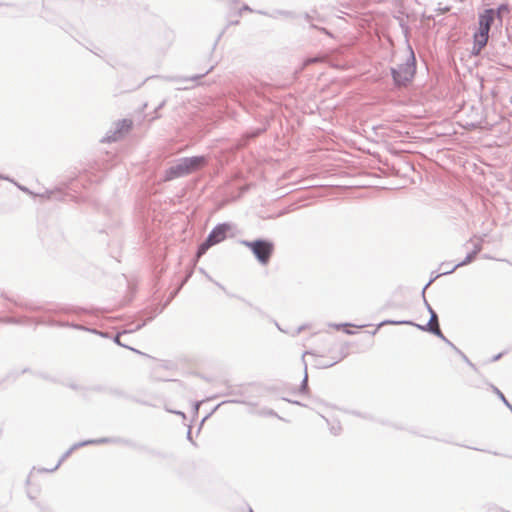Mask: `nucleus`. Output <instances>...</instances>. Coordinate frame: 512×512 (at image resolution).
<instances>
[{"label": "nucleus", "mask_w": 512, "mask_h": 512, "mask_svg": "<svg viewBox=\"0 0 512 512\" xmlns=\"http://www.w3.org/2000/svg\"><path fill=\"white\" fill-rule=\"evenodd\" d=\"M340 430H341V427H340V426H338V427H332V428H331V432H332L334 435H338V434H339V432H340Z\"/></svg>", "instance_id": "nucleus-58"}, {"label": "nucleus", "mask_w": 512, "mask_h": 512, "mask_svg": "<svg viewBox=\"0 0 512 512\" xmlns=\"http://www.w3.org/2000/svg\"><path fill=\"white\" fill-rule=\"evenodd\" d=\"M165 104L166 100L164 99L156 106V108L154 109L155 116L153 117V119L159 118V115L157 113L160 109H162L165 106Z\"/></svg>", "instance_id": "nucleus-43"}, {"label": "nucleus", "mask_w": 512, "mask_h": 512, "mask_svg": "<svg viewBox=\"0 0 512 512\" xmlns=\"http://www.w3.org/2000/svg\"><path fill=\"white\" fill-rule=\"evenodd\" d=\"M24 308L28 309V310H39L40 309L39 307H33L31 305H28V304H25Z\"/></svg>", "instance_id": "nucleus-59"}, {"label": "nucleus", "mask_w": 512, "mask_h": 512, "mask_svg": "<svg viewBox=\"0 0 512 512\" xmlns=\"http://www.w3.org/2000/svg\"><path fill=\"white\" fill-rule=\"evenodd\" d=\"M36 505L41 509L42 512H46V507L41 505L39 502H37Z\"/></svg>", "instance_id": "nucleus-62"}, {"label": "nucleus", "mask_w": 512, "mask_h": 512, "mask_svg": "<svg viewBox=\"0 0 512 512\" xmlns=\"http://www.w3.org/2000/svg\"><path fill=\"white\" fill-rule=\"evenodd\" d=\"M344 332H345L346 334H348V335H353V334H355V331L350 330V329H345V330H344Z\"/></svg>", "instance_id": "nucleus-63"}, {"label": "nucleus", "mask_w": 512, "mask_h": 512, "mask_svg": "<svg viewBox=\"0 0 512 512\" xmlns=\"http://www.w3.org/2000/svg\"><path fill=\"white\" fill-rule=\"evenodd\" d=\"M107 394L116 398H129V396L123 390L116 387H108Z\"/></svg>", "instance_id": "nucleus-26"}, {"label": "nucleus", "mask_w": 512, "mask_h": 512, "mask_svg": "<svg viewBox=\"0 0 512 512\" xmlns=\"http://www.w3.org/2000/svg\"><path fill=\"white\" fill-rule=\"evenodd\" d=\"M38 493H39V490L37 488L36 489L30 488L27 490L28 498L33 501L36 500Z\"/></svg>", "instance_id": "nucleus-37"}, {"label": "nucleus", "mask_w": 512, "mask_h": 512, "mask_svg": "<svg viewBox=\"0 0 512 512\" xmlns=\"http://www.w3.org/2000/svg\"><path fill=\"white\" fill-rule=\"evenodd\" d=\"M182 160L188 170V174L196 172L208 164V159L204 155L183 157Z\"/></svg>", "instance_id": "nucleus-7"}, {"label": "nucleus", "mask_w": 512, "mask_h": 512, "mask_svg": "<svg viewBox=\"0 0 512 512\" xmlns=\"http://www.w3.org/2000/svg\"><path fill=\"white\" fill-rule=\"evenodd\" d=\"M416 327L421 330V331H424V332H429L433 335H435L436 337H438L439 339H441L443 342L447 341V337L443 334V332L441 331L440 329V325H439V322L435 323V324H424V325H421V324H416Z\"/></svg>", "instance_id": "nucleus-13"}, {"label": "nucleus", "mask_w": 512, "mask_h": 512, "mask_svg": "<svg viewBox=\"0 0 512 512\" xmlns=\"http://www.w3.org/2000/svg\"><path fill=\"white\" fill-rule=\"evenodd\" d=\"M213 69V66H211L207 71H205L204 73H201V74H196V75H193L189 78H185L183 79L184 81H187V80H190V81H198L200 80L201 78H203L204 76H206L211 70Z\"/></svg>", "instance_id": "nucleus-32"}, {"label": "nucleus", "mask_w": 512, "mask_h": 512, "mask_svg": "<svg viewBox=\"0 0 512 512\" xmlns=\"http://www.w3.org/2000/svg\"><path fill=\"white\" fill-rule=\"evenodd\" d=\"M482 250V245L481 243H477L474 245V248H473V252H475V254L477 255L480 251Z\"/></svg>", "instance_id": "nucleus-50"}, {"label": "nucleus", "mask_w": 512, "mask_h": 512, "mask_svg": "<svg viewBox=\"0 0 512 512\" xmlns=\"http://www.w3.org/2000/svg\"><path fill=\"white\" fill-rule=\"evenodd\" d=\"M59 327H62V328L69 327V328H73L76 330H84V331H87V329H88V328L84 327L83 325L76 324L73 322H68V321H60Z\"/></svg>", "instance_id": "nucleus-29"}, {"label": "nucleus", "mask_w": 512, "mask_h": 512, "mask_svg": "<svg viewBox=\"0 0 512 512\" xmlns=\"http://www.w3.org/2000/svg\"><path fill=\"white\" fill-rule=\"evenodd\" d=\"M453 266H451V263L450 262H442L440 264V269H442V272H444L445 270H449L451 269Z\"/></svg>", "instance_id": "nucleus-45"}, {"label": "nucleus", "mask_w": 512, "mask_h": 512, "mask_svg": "<svg viewBox=\"0 0 512 512\" xmlns=\"http://www.w3.org/2000/svg\"><path fill=\"white\" fill-rule=\"evenodd\" d=\"M59 324H60V321L55 320L53 318H48V319H46L45 325L50 326V327H59Z\"/></svg>", "instance_id": "nucleus-42"}, {"label": "nucleus", "mask_w": 512, "mask_h": 512, "mask_svg": "<svg viewBox=\"0 0 512 512\" xmlns=\"http://www.w3.org/2000/svg\"><path fill=\"white\" fill-rule=\"evenodd\" d=\"M504 355V352H501V353H498L496 355H494L491 359V362H496L498 361L499 359H501V357Z\"/></svg>", "instance_id": "nucleus-55"}, {"label": "nucleus", "mask_w": 512, "mask_h": 512, "mask_svg": "<svg viewBox=\"0 0 512 512\" xmlns=\"http://www.w3.org/2000/svg\"><path fill=\"white\" fill-rule=\"evenodd\" d=\"M235 228V225L230 222L218 223L209 232L208 236L217 245L228 238V234Z\"/></svg>", "instance_id": "nucleus-5"}, {"label": "nucleus", "mask_w": 512, "mask_h": 512, "mask_svg": "<svg viewBox=\"0 0 512 512\" xmlns=\"http://www.w3.org/2000/svg\"><path fill=\"white\" fill-rule=\"evenodd\" d=\"M216 245L212 239H210V237L207 235V237L205 238V240L200 243L197 247V251H196V258H200L202 257L210 247Z\"/></svg>", "instance_id": "nucleus-17"}, {"label": "nucleus", "mask_w": 512, "mask_h": 512, "mask_svg": "<svg viewBox=\"0 0 512 512\" xmlns=\"http://www.w3.org/2000/svg\"><path fill=\"white\" fill-rule=\"evenodd\" d=\"M416 327L421 330V331H424V332H429L433 335H435L436 337H438L439 339H441L443 342L447 341V337L443 334V332L441 331L440 329V325H439V322L435 323V324H424V325H421V324H416Z\"/></svg>", "instance_id": "nucleus-14"}, {"label": "nucleus", "mask_w": 512, "mask_h": 512, "mask_svg": "<svg viewBox=\"0 0 512 512\" xmlns=\"http://www.w3.org/2000/svg\"><path fill=\"white\" fill-rule=\"evenodd\" d=\"M490 387L503 404L512 412V404L508 401L505 395L495 385L490 384Z\"/></svg>", "instance_id": "nucleus-23"}, {"label": "nucleus", "mask_w": 512, "mask_h": 512, "mask_svg": "<svg viewBox=\"0 0 512 512\" xmlns=\"http://www.w3.org/2000/svg\"><path fill=\"white\" fill-rule=\"evenodd\" d=\"M305 355H315L313 352L311 351H305L302 355V360L304 362V377L298 387L297 390H293L292 393H296L298 392L299 394H302V395H308L309 394V391H310V388H309V385H308V372H307V364L304 360V357Z\"/></svg>", "instance_id": "nucleus-12"}, {"label": "nucleus", "mask_w": 512, "mask_h": 512, "mask_svg": "<svg viewBox=\"0 0 512 512\" xmlns=\"http://www.w3.org/2000/svg\"><path fill=\"white\" fill-rule=\"evenodd\" d=\"M407 51L408 56L404 62L390 67V75L395 88L408 87L413 82L417 72L416 55L409 43L407 44Z\"/></svg>", "instance_id": "nucleus-1"}, {"label": "nucleus", "mask_w": 512, "mask_h": 512, "mask_svg": "<svg viewBox=\"0 0 512 512\" xmlns=\"http://www.w3.org/2000/svg\"><path fill=\"white\" fill-rule=\"evenodd\" d=\"M68 387H70L73 390H86V388L81 387V386H79L77 384H74V383H69Z\"/></svg>", "instance_id": "nucleus-48"}, {"label": "nucleus", "mask_w": 512, "mask_h": 512, "mask_svg": "<svg viewBox=\"0 0 512 512\" xmlns=\"http://www.w3.org/2000/svg\"><path fill=\"white\" fill-rule=\"evenodd\" d=\"M192 432H191V427L188 428V431H187V440L190 441L193 445H196V443L193 441L192 439Z\"/></svg>", "instance_id": "nucleus-53"}, {"label": "nucleus", "mask_w": 512, "mask_h": 512, "mask_svg": "<svg viewBox=\"0 0 512 512\" xmlns=\"http://www.w3.org/2000/svg\"><path fill=\"white\" fill-rule=\"evenodd\" d=\"M188 170L186 169L185 164L183 163L182 158H180L176 164L170 166L165 170V174L163 177L164 181H172L176 178H181L187 176Z\"/></svg>", "instance_id": "nucleus-6"}, {"label": "nucleus", "mask_w": 512, "mask_h": 512, "mask_svg": "<svg viewBox=\"0 0 512 512\" xmlns=\"http://www.w3.org/2000/svg\"><path fill=\"white\" fill-rule=\"evenodd\" d=\"M316 29H318V30H319V31H321L322 33H324V34H326V35H328V36L332 37V33H331L328 29H326V28H324V27H318V26H317V28H316Z\"/></svg>", "instance_id": "nucleus-51"}, {"label": "nucleus", "mask_w": 512, "mask_h": 512, "mask_svg": "<svg viewBox=\"0 0 512 512\" xmlns=\"http://www.w3.org/2000/svg\"><path fill=\"white\" fill-rule=\"evenodd\" d=\"M423 302H424V306H425L426 310L428 311V313L430 315L429 321L426 324L432 325V324H435V323L439 322L438 314L432 308V306L427 301L425 296L423 297Z\"/></svg>", "instance_id": "nucleus-19"}, {"label": "nucleus", "mask_w": 512, "mask_h": 512, "mask_svg": "<svg viewBox=\"0 0 512 512\" xmlns=\"http://www.w3.org/2000/svg\"><path fill=\"white\" fill-rule=\"evenodd\" d=\"M45 193L47 194V198H49V199H56V200H59V201H65L66 197L68 196L67 193H64L60 189H57V190H47Z\"/></svg>", "instance_id": "nucleus-20"}, {"label": "nucleus", "mask_w": 512, "mask_h": 512, "mask_svg": "<svg viewBox=\"0 0 512 512\" xmlns=\"http://www.w3.org/2000/svg\"><path fill=\"white\" fill-rule=\"evenodd\" d=\"M314 14V21L323 22V18L316 11H314Z\"/></svg>", "instance_id": "nucleus-57"}, {"label": "nucleus", "mask_w": 512, "mask_h": 512, "mask_svg": "<svg viewBox=\"0 0 512 512\" xmlns=\"http://www.w3.org/2000/svg\"><path fill=\"white\" fill-rule=\"evenodd\" d=\"M243 12H255L248 4H243L235 13L236 16L240 17Z\"/></svg>", "instance_id": "nucleus-33"}, {"label": "nucleus", "mask_w": 512, "mask_h": 512, "mask_svg": "<svg viewBox=\"0 0 512 512\" xmlns=\"http://www.w3.org/2000/svg\"><path fill=\"white\" fill-rule=\"evenodd\" d=\"M494 12H496L495 18L502 21V15L510 13V5L507 2L501 3L496 9H494Z\"/></svg>", "instance_id": "nucleus-22"}, {"label": "nucleus", "mask_w": 512, "mask_h": 512, "mask_svg": "<svg viewBox=\"0 0 512 512\" xmlns=\"http://www.w3.org/2000/svg\"><path fill=\"white\" fill-rule=\"evenodd\" d=\"M416 324L417 323H415L412 320H392V319H386V320H383L382 322H380L378 324V328H381L382 326H386V325H409V326L416 327Z\"/></svg>", "instance_id": "nucleus-18"}, {"label": "nucleus", "mask_w": 512, "mask_h": 512, "mask_svg": "<svg viewBox=\"0 0 512 512\" xmlns=\"http://www.w3.org/2000/svg\"><path fill=\"white\" fill-rule=\"evenodd\" d=\"M88 332H91V333H94V334H97L103 338H108L109 337V333L108 332H102V331H99L95 328H88L87 329Z\"/></svg>", "instance_id": "nucleus-41"}, {"label": "nucleus", "mask_w": 512, "mask_h": 512, "mask_svg": "<svg viewBox=\"0 0 512 512\" xmlns=\"http://www.w3.org/2000/svg\"><path fill=\"white\" fill-rule=\"evenodd\" d=\"M239 24V20L238 19H229L226 26L222 29V31L219 33V35L217 36L215 42H214V47L217 45V43L219 42V40L221 39V37L224 35L225 31L227 30V28L231 25H238Z\"/></svg>", "instance_id": "nucleus-28"}, {"label": "nucleus", "mask_w": 512, "mask_h": 512, "mask_svg": "<svg viewBox=\"0 0 512 512\" xmlns=\"http://www.w3.org/2000/svg\"><path fill=\"white\" fill-rule=\"evenodd\" d=\"M170 412H172V413H174V414H177V415H181L183 418H185V417H186V416H185V414H184L183 412H181V411H172V410H171Z\"/></svg>", "instance_id": "nucleus-61"}, {"label": "nucleus", "mask_w": 512, "mask_h": 512, "mask_svg": "<svg viewBox=\"0 0 512 512\" xmlns=\"http://www.w3.org/2000/svg\"><path fill=\"white\" fill-rule=\"evenodd\" d=\"M141 317H143L141 315ZM147 320L144 319V318H141L140 321L134 326V327H131L129 328L128 330L124 331V332H121V333H117L116 335H114L113 337V342L121 347H125L135 353H138V354H141V355H144V353L140 352L139 350L135 349V348H132L130 346H127L125 344H123L121 341H120V337L122 334L124 333H128V332H134V331H137L139 329H141L142 327H144L146 324H147Z\"/></svg>", "instance_id": "nucleus-11"}, {"label": "nucleus", "mask_w": 512, "mask_h": 512, "mask_svg": "<svg viewBox=\"0 0 512 512\" xmlns=\"http://www.w3.org/2000/svg\"><path fill=\"white\" fill-rule=\"evenodd\" d=\"M443 275H444V274H443V272H440V273L435 274V275H434V272L432 273V275H431V277H430L429 281L426 283V285H425V286L423 287V289H422V292H421L422 297H424V293H425L426 289H427V288H428V287H429V286H430V285H431V284H432V283H433L437 278H439L440 276H443Z\"/></svg>", "instance_id": "nucleus-31"}, {"label": "nucleus", "mask_w": 512, "mask_h": 512, "mask_svg": "<svg viewBox=\"0 0 512 512\" xmlns=\"http://www.w3.org/2000/svg\"><path fill=\"white\" fill-rule=\"evenodd\" d=\"M107 389H108V387H105L102 385H95V386L89 388V390L94 391V392H99V393H107Z\"/></svg>", "instance_id": "nucleus-39"}, {"label": "nucleus", "mask_w": 512, "mask_h": 512, "mask_svg": "<svg viewBox=\"0 0 512 512\" xmlns=\"http://www.w3.org/2000/svg\"><path fill=\"white\" fill-rule=\"evenodd\" d=\"M30 319L27 317H4L1 318L0 321L6 324H15L22 325L29 321Z\"/></svg>", "instance_id": "nucleus-21"}, {"label": "nucleus", "mask_w": 512, "mask_h": 512, "mask_svg": "<svg viewBox=\"0 0 512 512\" xmlns=\"http://www.w3.org/2000/svg\"><path fill=\"white\" fill-rule=\"evenodd\" d=\"M457 354L461 357V359L467 363L472 369L476 370V366L475 364H473L469 358L461 351V350H457Z\"/></svg>", "instance_id": "nucleus-34"}, {"label": "nucleus", "mask_w": 512, "mask_h": 512, "mask_svg": "<svg viewBox=\"0 0 512 512\" xmlns=\"http://www.w3.org/2000/svg\"><path fill=\"white\" fill-rule=\"evenodd\" d=\"M282 400L287 401V402H289L291 404H294V405L306 407V405L304 403H302V402H300L298 400H291V399H288V398H285V397H283Z\"/></svg>", "instance_id": "nucleus-44"}, {"label": "nucleus", "mask_w": 512, "mask_h": 512, "mask_svg": "<svg viewBox=\"0 0 512 512\" xmlns=\"http://www.w3.org/2000/svg\"><path fill=\"white\" fill-rule=\"evenodd\" d=\"M476 256H477V255L475 254V252H473V251L469 252V253L466 255V257H465L462 261H460L459 263H457V264L453 265V267H452L451 269H449V270H445V271L443 272V274H451V273H453L457 268H459V267H462V266H465V265H468V264L472 263V262L475 260Z\"/></svg>", "instance_id": "nucleus-15"}, {"label": "nucleus", "mask_w": 512, "mask_h": 512, "mask_svg": "<svg viewBox=\"0 0 512 512\" xmlns=\"http://www.w3.org/2000/svg\"><path fill=\"white\" fill-rule=\"evenodd\" d=\"M306 328V325H302V326H299L296 330H295V333H293V336H297L299 335L304 329Z\"/></svg>", "instance_id": "nucleus-54"}, {"label": "nucleus", "mask_w": 512, "mask_h": 512, "mask_svg": "<svg viewBox=\"0 0 512 512\" xmlns=\"http://www.w3.org/2000/svg\"><path fill=\"white\" fill-rule=\"evenodd\" d=\"M133 126V122L130 119H121L114 123L113 130L108 131L106 136L102 139V142H115L123 138Z\"/></svg>", "instance_id": "nucleus-4"}, {"label": "nucleus", "mask_w": 512, "mask_h": 512, "mask_svg": "<svg viewBox=\"0 0 512 512\" xmlns=\"http://www.w3.org/2000/svg\"><path fill=\"white\" fill-rule=\"evenodd\" d=\"M316 29H318V30H319V31H321L322 33H324V34H326V35H328V36L332 37V33H331L328 29H326V28H324V27H318V26H317V28H316Z\"/></svg>", "instance_id": "nucleus-52"}, {"label": "nucleus", "mask_w": 512, "mask_h": 512, "mask_svg": "<svg viewBox=\"0 0 512 512\" xmlns=\"http://www.w3.org/2000/svg\"><path fill=\"white\" fill-rule=\"evenodd\" d=\"M496 12H494L493 8L484 9L483 12L478 15V29L489 31L491 30V26L494 22Z\"/></svg>", "instance_id": "nucleus-8"}, {"label": "nucleus", "mask_w": 512, "mask_h": 512, "mask_svg": "<svg viewBox=\"0 0 512 512\" xmlns=\"http://www.w3.org/2000/svg\"><path fill=\"white\" fill-rule=\"evenodd\" d=\"M276 13H278L281 16L287 17V18H296L297 15L292 11L287 10H276Z\"/></svg>", "instance_id": "nucleus-36"}, {"label": "nucleus", "mask_w": 512, "mask_h": 512, "mask_svg": "<svg viewBox=\"0 0 512 512\" xmlns=\"http://www.w3.org/2000/svg\"><path fill=\"white\" fill-rule=\"evenodd\" d=\"M321 58L319 56H314V57H308L306 58L304 61H303V64H302V67L299 69V70H296L295 71V78L297 77V75L305 68L307 67L308 65H311V64H314V63H317V62H320Z\"/></svg>", "instance_id": "nucleus-27"}, {"label": "nucleus", "mask_w": 512, "mask_h": 512, "mask_svg": "<svg viewBox=\"0 0 512 512\" xmlns=\"http://www.w3.org/2000/svg\"><path fill=\"white\" fill-rule=\"evenodd\" d=\"M180 288L174 290L169 298L167 299V301L162 305V306H159V305H156L150 309H145L143 311H141V315L142 316H145L146 320L149 322V321H152L157 315L161 314L163 312V310L166 308V306L172 301V299L177 295L178 291H179Z\"/></svg>", "instance_id": "nucleus-9"}, {"label": "nucleus", "mask_w": 512, "mask_h": 512, "mask_svg": "<svg viewBox=\"0 0 512 512\" xmlns=\"http://www.w3.org/2000/svg\"><path fill=\"white\" fill-rule=\"evenodd\" d=\"M204 402V400L196 401L193 405V411L195 414H198L200 405Z\"/></svg>", "instance_id": "nucleus-47"}, {"label": "nucleus", "mask_w": 512, "mask_h": 512, "mask_svg": "<svg viewBox=\"0 0 512 512\" xmlns=\"http://www.w3.org/2000/svg\"><path fill=\"white\" fill-rule=\"evenodd\" d=\"M314 14V21L323 22V18L316 11H314Z\"/></svg>", "instance_id": "nucleus-56"}, {"label": "nucleus", "mask_w": 512, "mask_h": 512, "mask_svg": "<svg viewBox=\"0 0 512 512\" xmlns=\"http://www.w3.org/2000/svg\"><path fill=\"white\" fill-rule=\"evenodd\" d=\"M225 403H243V402H242V401H240V400H228V401H223V402L219 403L218 405H216V406L214 407V409H213L210 413H208V414H207V415L202 419V421H201V423H200V426H202V424L204 423V421H205V420H207V419H208V418H209V417H210V416H211V415H212V414H213V413H214V412H215V411H216V410H217L221 405H223V404H225ZM200 428H201V427H199V429H200Z\"/></svg>", "instance_id": "nucleus-30"}, {"label": "nucleus", "mask_w": 512, "mask_h": 512, "mask_svg": "<svg viewBox=\"0 0 512 512\" xmlns=\"http://www.w3.org/2000/svg\"><path fill=\"white\" fill-rule=\"evenodd\" d=\"M216 245L212 239H210V237L207 235V237L205 238V240L200 243L197 247V251H196V258H200L202 257L210 247Z\"/></svg>", "instance_id": "nucleus-16"}, {"label": "nucleus", "mask_w": 512, "mask_h": 512, "mask_svg": "<svg viewBox=\"0 0 512 512\" xmlns=\"http://www.w3.org/2000/svg\"><path fill=\"white\" fill-rule=\"evenodd\" d=\"M329 326L339 330L341 329L342 327H345V326H351L350 323H340V324H329Z\"/></svg>", "instance_id": "nucleus-46"}, {"label": "nucleus", "mask_w": 512, "mask_h": 512, "mask_svg": "<svg viewBox=\"0 0 512 512\" xmlns=\"http://www.w3.org/2000/svg\"><path fill=\"white\" fill-rule=\"evenodd\" d=\"M351 414H353L355 416H359V417L368 418L366 415H362L360 412H357V411H351Z\"/></svg>", "instance_id": "nucleus-60"}, {"label": "nucleus", "mask_w": 512, "mask_h": 512, "mask_svg": "<svg viewBox=\"0 0 512 512\" xmlns=\"http://www.w3.org/2000/svg\"><path fill=\"white\" fill-rule=\"evenodd\" d=\"M30 372L29 368H24L20 371L12 370L8 372L4 378L5 381H15L21 374Z\"/></svg>", "instance_id": "nucleus-24"}, {"label": "nucleus", "mask_w": 512, "mask_h": 512, "mask_svg": "<svg viewBox=\"0 0 512 512\" xmlns=\"http://www.w3.org/2000/svg\"><path fill=\"white\" fill-rule=\"evenodd\" d=\"M35 324L36 325H45L46 324V318H43V317L36 318L35 319Z\"/></svg>", "instance_id": "nucleus-49"}, {"label": "nucleus", "mask_w": 512, "mask_h": 512, "mask_svg": "<svg viewBox=\"0 0 512 512\" xmlns=\"http://www.w3.org/2000/svg\"><path fill=\"white\" fill-rule=\"evenodd\" d=\"M99 444H122V445L130 446V447H134L135 446V443L133 441H131L129 439L122 438V437H102V438H98V439H89V440L80 441V442H77V443L73 444L61 456V458L59 459V461L57 462V464L53 468H51V469L42 468L39 471H41V472H54V471H56L60 467L62 462L64 460H66L72 454V452L74 450H76L78 448H81V447H84V446H88V445H99Z\"/></svg>", "instance_id": "nucleus-2"}, {"label": "nucleus", "mask_w": 512, "mask_h": 512, "mask_svg": "<svg viewBox=\"0 0 512 512\" xmlns=\"http://www.w3.org/2000/svg\"><path fill=\"white\" fill-rule=\"evenodd\" d=\"M303 18L310 24V28H317V26L313 23L314 22V16L310 13H304Z\"/></svg>", "instance_id": "nucleus-35"}, {"label": "nucleus", "mask_w": 512, "mask_h": 512, "mask_svg": "<svg viewBox=\"0 0 512 512\" xmlns=\"http://www.w3.org/2000/svg\"><path fill=\"white\" fill-rule=\"evenodd\" d=\"M239 243L247 247L261 265H267L270 262L275 250L274 242L267 238L241 239Z\"/></svg>", "instance_id": "nucleus-3"}, {"label": "nucleus", "mask_w": 512, "mask_h": 512, "mask_svg": "<svg viewBox=\"0 0 512 512\" xmlns=\"http://www.w3.org/2000/svg\"><path fill=\"white\" fill-rule=\"evenodd\" d=\"M278 16H280V15L278 13H276V10L273 13L269 14V17H271V18H277Z\"/></svg>", "instance_id": "nucleus-64"}, {"label": "nucleus", "mask_w": 512, "mask_h": 512, "mask_svg": "<svg viewBox=\"0 0 512 512\" xmlns=\"http://www.w3.org/2000/svg\"><path fill=\"white\" fill-rule=\"evenodd\" d=\"M266 130H267V126H264L262 128H256L253 131H251V137L256 138V137L260 136L261 134H263Z\"/></svg>", "instance_id": "nucleus-38"}, {"label": "nucleus", "mask_w": 512, "mask_h": 512, "mask_svg": "<svg viewBox=\"0 0 512 512\" xmlns=\"http://www.w3.org/2000/svg\"><path fill=\"white\" fill-rule=\"evenodd\" d=\"M345 357H346V354L343 353L340 357L334 359L331 362L322 361V362L317 363L316 367L320 368V369L330 368V367L334 366L335 364L339 363L340 361H342Z\"/></svg>", "instance_id": "nucleus-25"}, {"label": "nucleus", "mask_w": 512, "mask_h": 512, "mask_svg": "<svg viewBox=\"0 0 512 512\" xmlns=\"http://www.w3.org/2000/svg\"><path fill=\"white\" fill-rule=\"evenodd\" d=\"M261 415H264V416H272V417H278L279 419H281L278 414L272 410V409H263L261 410Z\"/></svg>", "instance_id": "nucleus-40"}, {"label": "nucleus", "mask_w": 512, "mask_h": 512, "mask_svg": "<svg viewBox=\"0 0 512 512\" xmlns=\"http://www.w3.org/2000/svg\"><path fill=\"white\" fill-rule=\"evenodd\" d=\"M489 31L477 29L473 34V54H478L486 45L489 39Z\"/></svg>", "instance_id": "nucleus-10"}]
</instances>
